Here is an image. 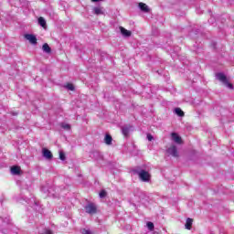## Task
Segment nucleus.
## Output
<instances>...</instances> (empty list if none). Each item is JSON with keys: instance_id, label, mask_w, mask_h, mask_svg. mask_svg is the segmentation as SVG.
Returning <instances> with one entry per match:
<instances>
[{"instance_id": "2", "label": "nucleus", "mask_w": 234, "mask_h": 234, "mask_svg": "<svg viewBox=\"0 0 234 234\" xmlns=\"http://www.w3.org/2000/svg\"><path fill=\"white\" fill-rule=\"evenodd\" d=\"M84 209L88 215H96L98 213V207L94 203H88Z\"/></svg>"}, {"instance_id": "19", "label": "nucleus", "mask_w": 234, "mask_h": 234, "mask_svg": "<svg viewBox=\"0 0 234 234\" xmlns=\"http://www.w3.org/2000/svg\"><path fill=\"white\" fill-rule=\"evenodd\" d=\"M175 113L177 116H180V117L184 116V111H182V109H180V108H176L175 109Z\"/></svg>"}, {"instance_id": "6", "label": "nucleus", "mask_w": 234, "mask_h": 234, "mask_svg": "<svg viewBox=\"0 0 234 234\" xmlns=\"http://www.w3.org/2000/svg\"><path fill=\"white\" fill-rule=\"evenodd\" d=\"M42 155L44 158H46V160H52V158H54L52 152L47 148L42 149Z\"/></svg>"}, {"instance_id": "25", "label": "nucleus", "mask_w": 234, "mask_h": 234, "mask_svg": "<svg viewBox=\"0 0 234 234\" xmlns=\"http://www.w3.org/2000/svg\"><path fill=\"white\" fill-rule=\"evenodd\" d=\"M82 234H92L91 232H90V230H87V229H82Z\"/></svg>"}, {"instance_id": "22", "label": "nucleus", "mask_w": 234, "mask_h": 234, "mask_svg": "<svg viewBox=\"0 0 234 234\" xmlns=\"http://www.w3.org/2000/svg\"><path fill=\"white\" fill-rule=\"evenodd\" d=\"M100 198H105L107 197V191L101 190L99 194Z\"/></svg>"}, {"instance_id": "26", "label": "nucleus", "mask_w": 234, "mask_h": 234, "mask_svg": "<svg viewBox=\"0 0 234 234\" xmlns=\"http://www.w3.org/2000/svg\"><path fill=\"white\" fill-rule=\"evenodd\" d=\"M44 234H52V230H50V229H46V231H45Z\"/></svg>"}, {"instance_id": "14", "label": "nucleus", "mask_w": 234, "mask_h": 234, "mask_svg": "<svg viewBox=\"0 0 234 234\" xmlns=\"http://www.w3.org/2000/svg\"><path fill=\"white\" fill-rule=\"evenodd\" d=\"M42 50L43 52H45L46 54H51L52 53V48H50V46H48L47 43H45L42 46Z\"/></svg>"}, {"instance_id": "13", "label": "nucleus", "mask_w": 234, "mask_h": 234, "mask_svg": "<svg viewBox=\"0 0 234 234\" xmlns=\"http://www.w3.org/2000/svg\"><path fill=\"white\" fill-rule=\"evenodd\" d=\"M93 14H95V16H103L104 12H103V7H94L93 8Z\"/></svg>"}, {"instance_id": "15", "label": "nucleus", "mask_w": 234, "mask_h": 234, "mask_svg": "<svg viewBox=\"0 0 234 234\" xmlns=\"http://www.w3.org/2000/svg\"><path fill=\"white\" fill-rule=\"evenodd\" d=\"M12 175H21V167L20 166H13L11 167Z\"/></svg>"}, {"instance_id": "21", "label": "nucleus", "mask_w": 234, "mask_h": 234, "mask_svg": "<svg viewBox=\"0 0 234 234\" xmlns=\"http://www.w3.org/2000/svg\"><path fill=\"white\" fill-rule=\"evenodd\" d=\"M59 158L60 160H62V162H65V160H67V157L65 156V153H63V151L59 152Z\"/></svg>"}, {"instance_id": "24", "label": "nucleus", "mask_w": 234, "mask_h": 234, "mask_svg": "<svg viewBox=\"0 0 234 234\" xmlns=\"http://www.w3.org/2000/svg\"><path fill=\"white\" fill-rule=\"evenodd\" d=\"M148 142H153V140H154V137H153V135L151 133H147L146 136Z\"/></svg>"}, {"instance_id": "9", "label": "nucleus", "mask_w": 234, "mask_h": 234, "mask_svg": "<svg viewBox=\"0 0 234 234\" xmlns=\"http://www.w3.org/2000/svg\"><path fill=\"white\" fill-rule=\"evenodd\" d=\"M119 28H120L121 34H122V36H123V37H131L133 33L130 30L125 29L123 27H120Z\"/></svg>"}, {"instance_id": "4", "label": "nucleus", "mask_w": 234, "mask_h": 234, "mask_svg": "<svg viewBox=\"0 0 234 234\" xmlns=\"http://www.w3.org/2000/svg\"><path fill=\"white\" fill-rule=\"evenodd\" d=\"M166 151L168 154H171L174 158H178V148H176V145L170 146Z\"/></svg>"}, {"instance_id": "8", "label": "nucleus", "mask_w": 234, "mask_h": 234, "mask_svg": "<svg viewBox=\"0 0 234 234\" xmlns=\"http://www.w3.org/2000/svg\"><path fill=\"white\" fill-rule=\"evenodd\" d=\"M139 8L142 12H144V14H149V12H151V9H149V6L147 5V4L144 3H139Z\"/></svg>"}, {"instance_id": "16", "label": "nucleus", "mask_w": 234, "mask_h": 234, "mask_svg": "<svg viewBox=\"0 0 234 234\" xmlns=\"http://www.w3.org/2000/svg\"><path fill=\"white\" fill-rule=\"evenodd\" d=\"M192 226H193V218H187L186 222L185 224L186 229H191Z\"/></svg>"}, {"instance_id": "10", "label": "nucleus", "mask_w": 234, "mask_h": 234, "mask_svg": "<svg viewBox=\"0 0 234 234\" xmlns=\"http://www.w3.org/2000/svg\"><path fill=\"white\" fill-rule=\"evenodd\" d=\"M173 142H176V144H182V137L178 135L176 133H172L171 134Z\"/></svg>"}, {"instance_id": "20", "label": "nucleus", "mask_w": 234, "mask_h": 234, "mask_svg": "<svg viewBox=\"0 0 234 234\" xmlns=\"http://www.w3.org/2000/svg\"><path fill=\"white\" fill-rule=\"evenodd\" d=\"M61 127H62V129H65V131H70V124L62 123Z\"/></svg>"}, {"instance_id": "5", "label": "nucleus", "mask_w": 234, "mask_h": 234, "mask_svg": "<svg viewBox=\"0 0 234 234\" xmlns=\"http://www.w3.org/2000/svg\"><path fill=\"white\" fill-rule=\"evenodd\" d=\"M25 38L31 43V45H37V37L33 34H26Z\"/></svg>"}, {"instance_id": "7", "label": "nucleus", "mask_w": 234, "mask_h": 234, "mask_svg": "<svg viewBox=\"0 0 234 234\" xmlns=\"http://www.w3.org/2000/svg\"><path fill=\"white\" fill-rule=\"evenodd\" d=\"M131 129H133V126L131 125H124L121 127L122 133L123 134L124 138H129V133H131Z\"/></svg>"}, {"instance_id": "18", "label": "nucleus", "mask_w": 234, "mask_h": 234, "mask_svg": "<svg viewBox=\"0 0 234 234\" xmlns=\"http://www.w3.org/2000/svg\"><path fill=\"white\" fill-rule=\"evenodd\" d=\"M146 226H147L149 231H154V222L148 221L146 223Z\"/></svg>"}, {"instance_id": "11", "label": "nucleus", "mask_w": 234, "mask_h": 234, "mask_svg": "<svg viewBox=\"0 0 234 234\" xmlns=\"http://www.w3.org/2000/svg\"><path fill=\"white\" fill-rule=\"evenodd\" d=\"M90 157L94 158V160H101V158H103V155H101V153L94 151L90 154Z\"/></svg>"}, {"instance_id": "3", "label": "nucleus", "mask_w": 234, "mask_h": 234, "mask_svg": "<svg viewBox=\"0 0 234 234\" xmlns=\"http://www.w3.org/2000/svg\"><path fill=\"white\" fill-rule=\"evenodd\" d=\"M216 78L217 80L221 81L224 85H226V87H228L229 89H233V84L228 81V77H226L224 73L216 74Z\"/></svg>"}, {"instance_id": "23", "label": "nucleus", "mask_w": 234, "mask_h": 234, "mask_svg": "<svg viewBox=\"0 0 234 234\" xmlns=\"http://www.w3.org/2000/svg\"><path fill=\"white\" fill-rule=\"evenodd\" d=\"M66 89H68V90H74V85L69 83V84H67Z\"/></svg>"}, {"instance_id": "1", "label": "nucleus", "mask_w": 234, "mask_h": 234, "mask_svg": "<svg viewBox=\"0 0 234 234\" xmlns=\"http://www.w3.org/2000/svg\"><path fill=\"white\" fill-rule=\"evenodd\" d=\"M132 173H133L134 175H137L139 176L140 180H142V182H149V180H151V174H149V172L140 168V166L133 168L132 170Z\"/></svg>"}, {"instance_id": "12", "label": "nucleus", "mask_w": 234, "mask_h": 234, "mask_svg": "<svg viewBox=\"0 0 234 234\" xmlns=\"http://www.w3.org/2000/svg\"><path fill=\"white\" fill-rule=\"evenodd\" d=\"M104 144H106V145H112V136H111V134H105Z\"/></svg>"}, {"instance_id": "17", "label": "nucleus", "mask_w": 234, "mask_h": 234, "mask_svg": "<svg viewBox=\"0 0 234 234\" xmlns=\"http://www.w3.org/2000/svg\"><path fill=\"white\" fill-rule=\"evenodd\" d=\"M38 25H40V27H42L43 28L47 27V20H45V18L43 16H40L38 18Z\"/></svg>"}]
</instances>
